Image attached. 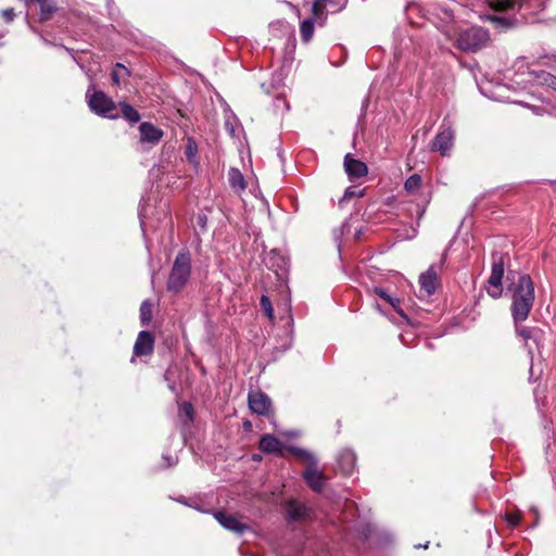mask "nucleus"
Returning a JSON list of instances; mask_svg holds the SVG:
<instances>
[{"label":"nucleus","mask_w":556,"mask_h":556,"mask_svg":"<svg viewBox=\"0 0 556 556\" xmlns=\"http://www.w3.org/2000/svg\"><path fill=\"white\" fill-rule=\"evenodd\" d=\"M532 376H533V369H532V367H531V368H530V378H532Z\"/></svg>","instance_id":"38"},{"label":"nucleus","mask_w":556,"mask_h":556,"mask_svg":"<svg viewBox=\"0 0 556 556\" xmlns=\"http://www.w3.org/2000/svg\"><path fill=\"white\" fill-rule=\"evenodd\" d=\"M525 4V0H492L491 2L494 10L506 14L520 11Z\"/></svg>","instance_id":"16"},{"label":"nucleus","mask_w":556,"mask_h":556,"mask_svg":"<svg viewBox=\"0 0 556 556\" xmlns=\"http://www.w3.org/2000/svg\"><path fill=\"white\" fill-rule=\"evenodd\" d=\"M363 195H364V190L357 191L355 187H349L345 189L342 198L339 201V204L343 205L345 202L350 201L352 198H355V197L361 198Z\"/></svg>","instance_id":"24"},{"label":"nucleus","mask_w":556,"mask_h":556,"mask_svg":"<svg viewBox=\"0 0 556 556\" xmlns=\"http://www.w3.org/2000/svg\"><path fill=\"white\" fill-rule=\"evenodd\" d=\"M280 445L281 444H280L279 440L271 434L263 435L260 441V448L265 453L278 452L280 448Z\"/></svg>","instance_id":"20"},{"label":"nucleus","mask_w":556,"mask_h":556,"mask_svg":"<svg viewBox=\"0 0 556 556\" xmlns=\"http://www.w3.org/2000/svg\"><path fill=\"white\" fill-rule=\"evenodd\" d=\"M343 165L350 180L365 177L368 174L367 165L364 162L354 159L350 153L344 156Z\"/></svg>","instance_id":"11"},{"label":"nucleus","mask_w":556,"mask_h":556,"mask_svg":"<svg viewBox=\"0 0 556 556\" xmlns=\"http://www.w3.org/2000/svg\"><path fill=\"white\" fill-rule=\"evenodd\" d=\"M517 334L523 339L525 345L528 349V353L530 355L531 361L533 359V350L530 345V341H533L538 351H540V344L544 337L543 330L540 328L533 327H517Z\"/></svg>","instance_id":"9"},{"label":"nucleus","mask_w":556,"mask_h":556,"mask_svg":"<svg viewBox=\"0 0 556 556\" xmlns=\"http://www.w3.org/2000/svg\"><path fill=\"white\" fill-rule=\"evenodd\" d=\"M421 185V178L419 175H412L410 177H408L405 181V189L409 192H413L415 190H417Z\"/></svg>","instance_id":"25"},{"label":"nucleus","mask_w":556,"mask_h":556,"mask_svg":"<svg viewBox=\"0 0 556 556\" xmlns=\"http://www.w3.org/2000/svg\"><path fill=\"white\" fill-rule=\"evenodd\" d=\"M454 144V130L450 126L442 125L441 130L431 143V150L438 151L442 156L448 155Z\"/></svg>","instance_id":"7"},{"label":"nucleus","mask_w":556,"mask_h":556,"mask_svg":"<svg viewBox=\"0 0 556 556\" xmlns=\"http://www.w3.org/2000/svg\"><path fill=\"white\" fill-rule=\"evenodd\" d=\"M346 0H331V2H328V5H336L337 10H341L345 7Z\"/></svg>","instance_id":"36"},{"label":"nucleus","mask_w":556,"mask_h":556,"mask_svg":"<svg viewBox=\"0 0 556 556\" xmlns=\"http://www.w3.org/2000/svg\"><path fill=\"white\" fill-rule=\"evenodd\" d=\"M300 33L303 41L308 42L314 34V24L312 21L306 20L301 23Z\"/></svg>","instance_id":"23"},{"label":"nucleus","mask_w":556,"mask_h":556,"mask_svg":"<svg viewBox=\"0 0 556 556\" xmlns=\"http://www.w3.org/2000/svg\"><path fill=\"white\" fill-rule=\"evenodd\" d=\"M355 454L350 450L341 452L338 458L339 466L344 475H351L355 466Z\"/></svg>","instance_id":"17"},{"label":"nucleus","mask_w":556,"mask_h":556,"mask_svg":"<svg viewBox=\"0 0 556 556\" xmlns=\"http://www.w3.org/2000/svg\"><path fill=\"white\" fill-rule=\"evenodd\" d=\"M121 72H123L125 75H129V71L123 64L117 63L114 71L112 72V80L115 85L121 84Z\"/></svg>","instance_id":"27"},{"label":"nucleus","mask_w":556,"mask_h":556,"mask_svg":"<svg viewBox=\"0 0 556 556\" xmlns=\"http://www.w3.org/2000/svg\"><path fill=\"white\" fill-rule=\"evenodd\" d=\"M542 64L549 65L556 72V56H545Z\"/></svg>","instance_id":"34"},{"label":"nucleus","mask_w":556,"mask_h":556,"mask_svg":"<svg viewBox=\"0 0 556 556\" xmlns=\"http://www.w3.org/2000/svg\"><path fill=\"white\" fill-rule=\"evenodd\" d=\"M119 106L122 110V115L126 121L131 124L138 123L140 121V114L130 104L121 102Z\"/></svg>","instance_id":"21"},{"label":"nucleus","mask_w":556,"mask_h":556,"mask_svg":"<svg viewBox=\"0 0 556 556\" xmlns=\"http://www.w3.org/2000/svg\"><path fill=\"white\" fill-rule=\"evenodd\" d=\"M191 273V258L189 253L187 252H180L173 264L168 280H167V289L170 292L178 293L180 292Z\"/></svg>","instance_id":"3"},{"label":"nucleus","mask_w":556,"mask_h":556,"mask_svg":"<svg viewBox=\"0 0 556 556\" xmlns=\"http://www.w3.org/2000/svg\"><path fill=\"white\" fill-rule=\"evenodd\" d=\"M140 141L156 146L163 138V130L154 126L152 123L143 122L139 125Z\"/></svg>","instance_id":"12"},{"label":"nucleus","mask_w":556,"mask_h":556,"mask_svg":"<svg viewBox=\"0 0 556 556\" xmlns=\"http://www.w3.org/2000/svg\"><path fill=\"white\" fill-rule=\"evenodd\" d=\"M530 345L532 346V349L535 346V344L533 343V341H530Z\"/></svg>","instance_id":"39"},{"label":"nucleus","mask_w":556,"mask_h":556,"mask_svg":"<svg viewBox=\"0 0 556 556\" xmlns=\"http://www.w3.org/2000/svg\"><path fill=\"white\" fill-rule=\"evenodd\" d=\"M295 455L307 463V468L303 472L306 483L315 492H320L325 484V476L316 467V459L314 455L305 450H295Z\"/></svg>","instance_id":"5"},{"label":"nucleus","mask_w":556,"mask_h":556,"mask_svg":"<svg viewBox=\"0 0 556 556\" xmlns=\"http://www.w3.org/2000/svg\"><path fill=\"white\" fill-rule=\"evenodd\" d=\"M154 338L151 332L142 330L139 332L134 345V354L136 356L149 355L153 352Z\"/></svg>","instance_id":"13"},{"label":"nucleus","mask_w":556,"mask_h":556,"mask_svg":"<svg viewBox=\"0 0 556 556\" xmlns=\"http://www.w3.org/2000/svg\"><path fill=\"white\" fill-rule=\"evenodd\" d=\"M152 319V303L143 301L140 306V320L142 325H148Z\"/></svg>","instance_id":"22"},{"label":"nucleus","mask_w":556,"mask_h":556,"mask_svg":"<svg viewBox=\"0 0 556 556\" xmlns=\"http://www.w3.org/2000/svg\"><path fill=\"white\" fill-rule=\"evenodd\" d=\"M376 293L383 300H386L387 302H389L392 306H395V303L394 301L392 300V298L381 288H377L376 289Z\"/></svg>","instance_id":"31"},{"label":"nucleus","mask_w":556,"mask_h":556,"mask_svg":"<svg viewBox=\"0 0 556 556\" xmlns=\"http://www.w3.org/2000/svg\"><path fill=\"white\" fill-rule=\"evenodd\" d=\"M538 78L540 79V83L542 85H546V86L551 87L552 89L556 90V76H554L553 74L542 72L538 76Z\"/></svg>","instance_id":"26"},{"label":"nucleus","mask_w":556,"mask_h":556,"mask_svg":"<svg viewBox=\"0 0 556 556\" xmlns=\"http://www.w3.org/2000/svg\"><path fill=\"white\" fill-rule=\"evenodd\" d=\"M492 271L488 279V293L493 299H498L503 292L502 279L508 255L506 253L495 252L492 254Z\"/></svg>","instance_id":"4"},{"label":"nucleus","mask_w":556,"mask_h":556,"mask_svg":"<svg viewBox=\"0 0 556 556\" xmlns=\"http://www.w3.org/2000/svg\"><path fill=\"white\" fill-rule=\"evenodd\" d=\"M511 316L515 323L525 321L534 303V283L529 275H521L510 287Z\"/></svg>","instance_id":"1"},{"label":"nucleus","mask_w":556,"mask_h":556,"mask_svg":"<svg viewBox=\"0 0 556 556\" xmlns=\"http://www.w3.org/2000/svg\"><path fill=\"white\" fill-rule=\"evenodd\" d=\"M505 518H506V521L508 522V525L511 527L518 526L521 520V516H520L519 511L507 513Z\"/></svg>","instance_id":"29"},{"label":"nucleus","mask_w":556,"mask_h":556,"mask_svg":"<svg viewBox=\"0 0 556 556\" xmlns=\"http://www.w3.org/2000/svg\"><path fill=\"white\" fill-rule=\"evenodd\" d=\"M214 517L225 529L237 534H242L247 529H249V527L245 523H242L237 517L227 515L224 511H216Z\"/></svg>","instance_id":"14"},{"label":"nucleus","mask_w":556,"mask_h":556,"mask_svg":"<svg viewBox=\"0 0 556 556\" xmlns=\"http://www.w3.org/2000/svg\"><path fill=\"white\" fill-rule=\"evenodd\" d=\"M228 180L230 187L237 192H240L245 189V180L239 169L230 168L228 173Z\"/></svg>","instance_id":"19"},{"label":"nucleus","mask_w":556,"mask_h":556,"mask_svg":"<svg viewBox=\"0 0 556 556\" xmlns=\"http://www.w3.org/2000/svg\"><path fill=\"white\" fill-rule=\"evenodd\" d=\"M261 306H262L264 313L268 316V318L271 319L274 317V309H273L270 300L266 295H262Z\"/></svg>","instance_id":"28"},{"label":"nucleus","mask_w":556,"mask_h":556,"mask_svg":"<svg viewBox=\"0 0 556 556\" xmlns=\"http://www.w3.org/2000/svg\"><path fill=\"white\" fill-rule=\"evenodd\" d=\"M197 152V147L193 142L189 141L187 149H186V155L189 160H191Z\"/></svg>","instance_id":"33"},{"label":"nucleus","mask_w":556,"mask_h":556,"mask_svg":"<svg viewBox=\"0 0 556 556\" xmlns=\"http://www.w3.org/2000/svg\"><path fill=\"white\" fill-rule=\"evenodd\" d=\"M490 40L489 31L479 26H472L458 31L455 47L464 52H476L484 48Z\"/></svg>","instance_id":"2"},{"label":"nucleus","mask_w":556,"mask_h":556,"mask_svg":"<svg viewBox=\"0 0 556 556\" xmlns=\"http://www.w3.org/2000/svg\"><path fill=\"white\" fill-rule=\"evenodd\" d=\"M1 15L5 20V22L10 23L14 20L15 13L13 9H4L1 11Z\"/></svg>","instance_id":"32"},{"label":"nucleus","mask_w":556,"mask_h":556,"mask_svg":"<svg viewBox=\"0 0 556 556\" xmlns=\"http://www.w3.org/2000/svg\"><path fill=\"white\" fill-rule=\"evenodd\" d=\"M248 403L250 409L257 415L267 416L271 413V401L269 396L260 390L249 393Z\"/></svg>","instance_id":"8"},{"label":"nucleus","mask_w":556,"mask_h":556,"mask_svg":"<svg viewBox=\"0 0 556 556\" xmlns=\"http://www.w3.org/2000/svg\"><path fill=\"white\" fill-rule=\"evenodd\" d=\"M420 295L430 296L434 293L438 286V270L434 265L430 266L427 271L419 277Z\"/></svg>","instance_id":"10"},{"label":"nucleus","mask_w":556,"mask_h":556,"mask_svg":"<svg viewBox=\"0 0 556 556\" xmlns=\"http://www.w3.org/2000/svg\"><path fill=\"white\" fill-rule=\"evenodd\" d=\"M328 2H331V0H316L313 4L314 14L321 13L327 8Z\"/></svg>","instance_id":"30"},{"label":"nucleus","mask_w":556,"mask_h":556,"mask_svg":"<svg viewBox=\"0 0 556 556\" xmlns=\"http://www.w3.org/2000/svg\"><path fill=\"white\" fill-rule=\"evenodd\" d=\"M244 427H245L247 429L251 428V422H249V421H248V422H245V424H244Z\"/></svg>","instance_id":"37"},{"label":"nucleus","mask_w":556,"mask_h":556,"mask_svg":"<svg viewBox=\"0 0 556 556\" xmlns=\"http://www.w3.org/2000/svg\"><path fill=\"white\" fill-rule=\"evenodd\" d=\"M286 510L289 519L292 521L303 520L309 514L308 508L298 501H290L287 504Z\"/></svg>","instance_id":"15"},{"label":"nucleus","mask_w":556,"mask_h":556,"mask_svg":"<svg viewBox=\"0 0 556 556\" xmlns=\"http://www.w3.org/2000/svg\"><path fill=\"white\" fill-rule=\"evenodd\" d=\"M182 410L189 417V419H192L193 409L190 403H185L182 405Z\"/></svg>","instance_id":"35"},{"label":"nucleus","mask_w":556,"mask_h":556,"mask_svg":"<svg viewBox=\"0 0 556 556\" xmlns=\"http://www.w3.org/2000/svg\"><path fill=\"white\" fill-rule=\"evenodd\" d=\"M86 96L88 105L93 113L112 119L118 117L117 114L113 113L116 109V104L103 91H94L90 94V90H88Z\"/></svg>","instance_id":"6"},{"label":"nucleus","mask_w":556,"mask_h":556,"mask_svg":"<svg viewBox=\"0 0 556 556\" xmlns=\"http://www.w3.org/2000/svg\"><path fill=\"white\" fill-rule=\"evenodd\" d=\"M489 20L497 29H508L516 26L520 22L515 15H492L489 16Z\"/></svg>","instance_id":"18"}]
</instances>
